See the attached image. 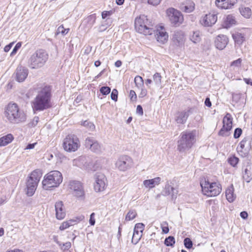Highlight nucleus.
<instances>
[{"label": "nucleus", "instance_id": "nucleus-38", "mask_svg": "<svg viewBox=\"0 0 252 252\" xmlns=\"http://www.w3.org/2000/svg\"><path fill=\"white\" fill-rule=\"evenodd\" d=\"M81 126L85 127L89 131H94L95 130L94 125L89 121H85L82 124Z\"/></svg>", "mask_w": 252, "mask_h": 252}, {"label": "nucleus", "instance_id": "nucleus-36", "mask_svg": "<svg viewBox=\"0 0 252 252\" xmlns=\"http://www.w3.org/2000/svg\"><path fill=\"white\" fill-rule=\"evenodd\" d=\"M77 223V220H70L68 221H64L62 223V224L60 226V229L61 230H63L69 227L70 226L73 225Z\"/></svg>", "mask_w": 252, "mask_h": 252}, {"label": "nucleus", "instance_id": "nucleus-48", "mask_svg": "<svg viewBox=\"0 0 252 252\" xmlns=\"http://www.w3.org/2000/svg\"><path fill=\"white\" fill-rule=\"evenodd\" d=\"M69 29H64L63 26H60L57 30V34L62 33L63 35H65L68 33Z\"/></svg>", "mask_w": 252, "mask_h": 252}, {"label": "nucleus", "instance_id": "nucleus-17", "mask_svg": "<svg viewBox=\"0 0 252 252\" xmlns=\"http://www.w3.org/2000/svg\"><path fill=\"white\" fill-rule=\"evenodd\" d=\"M244 173L243 178L249 183L252 180V163L247 161L243 166Z\"/></svg>", "mask_w": 252, "mask_h": 252}, {"label": "nucleus", "instance_id": "nucleus-29", "mask_svg": "<svg viewBox=\"0 0 252 252\" xmlns=\"http://www.w3.org/2000/svg\"><path fill=\"white\" fill-rule=\"evenodd\" d=\"M223 126L231 129L232 126V118L229 113H227L223 119Z\"/></svg>", "mask_w": 252, "mask_h": 252}, {"label": "nucleus", "instance_id": "nucleus-41", "mask_svg": "<svg viewBox=\"0 0 252 252\" xmlns=\"http://www.w3.org/2000/svg\"><path fill=\"white\" fill-rule=\"evenodd\" d=\"M231 129L229 128L226 129V127L223 126L220 130L219 135L223 137L228 136L229 135V131Z\"/></svg>", "mask_w": 252, "mask_h": 252}, {"label": "nucleus", "instance_id": "nucleus-8", "mask_svg": "<svg viewBox=\"0 0 252 252\" xmlns=\"http://www.w3.org/2000/svg\"><path fill=\"white\" fill-rule=\"evenodd\" d=\"M200 185L203 194L208 196H215L219 195L221 190L219 183L214 182L210 183L208 181L201 183Z\"/></svg>", "mask_w": 252, "mask_h": 252}, {"label": "nucleus", "instance_id": "nucleus-6", "mask_svg": "<svg viewBox=\"0 0 252 252\" xmlns=\"http://www.w3.org/2000/svg\"><path fill=\"white\" fill-rule=\"evenodd\" d=\"M42 175V172L39 169H36L31 173L26 183V193L28 196H32L34 194Z\"/></svg>", "mask_w": 252, "mask_h": 252}, {"label": "nucleus", "instance_id": "nucleus-1", "mask_svg": "<svg viewBox=\"0 0 252 252\" xmlns=\"http://www.w3.org/2000/svg\"><path fill=\"white\" fill-rule=\"evenodd\" d=\"M37 94L31 102L33 111H42L50 108L51 106V88L45 86L36 89Z\"/></svg>", "mask_w": 252, "mask_h": 252}, {"label": "nucleus", "instance_id": "nucleus-63", "mask_svg": "<svg viewBox=\"0 0 252 252\" xmlns=\"http://www.w3.org/2000/svg\"><path fill=\"white\" fill-rule=\"evenodd\" d=\"M240 216L244 219H246L248 218V214L247 212L243 211L240 213Z\"/></svg>", "mask_w": 252, "mask_h": 252}, {"label": "nucleus", "instance_id": "nucleus-4", "mask_svg": "<svg viewBox=\"0 0 252 252\" xmlns=\"http://www.w3.org/2000/svg\"><path fill=\"white\" fill-rule=\"evenodd\" d=\"M135 29L137 32L144 35H151L155 32L152 22L144 15L135 19Z\"/></svg>", "mask_w": 252, "mask_h": 252}, {"label": "nucleus", "instance_id": "nucleus-26", "mask_svg": "<svg viewBox=\"0 0 252 252\" xmlns=\"http://www.w3.org/2000/svg\"><path fill=\"white\" fill-rule=\"evenodd\" d=\"M69 192L78 197L79 194V182L77 181H70L69 183Z\"/></svg>", "mask_w": 252, "mask_h": 252}, {"label": "nucleus", "instance_id": "nucleus-55", "mask_svg": "<svg viewBox=\"0 0 252 252\" xmlns=\"http://www.w3.org/2000/svg\"><path fill=\"white\" fill-rule=\"evenodd\" d=\"M113 13V11H104L102 12L101 16L103 19H105L108 17L111 16Z\"/></svg>", "mask_w": 252, "mask_h": 252}, {"label": "nucleus", "instance_id": "nucleus-58", "mask_svg": "<svg viewBox=\"0 0 252 252\" xmlns=\"http://www.w3.org/2000/svg\"><path fill=\"white\" fill-rule=\"evenodd\" d=\"M39 118L38 117H34L32 121V122L31 123L30 125L32 126H35L38 123L39 121Z\"/></svg>", "mask_w": 252, "mask_h": 252}, {"label": "nucleus", "instance_id": "nucleus-61", "mask_svg": "<svg viewBox=\"0 0 252 252\" xmlns=\"http://www.w3.org/2000/svg\"><path fill=\"white\" fill-rule=\"evenodd\" d=\"M129 96L131 100H135L137 97L135 91L131 90L129 93Z\"/></svg>", "mask_w": 252, "mask_h": 252}, {"label": "nucleus", "instance_id": "nucleus-33", "mask_svg": "<svg viewBox=\"0 0 252 252\" xmlns=\"http://www.w3.org/2000/svg\"><path fill=\"white\" fill-rule=\"evenodd\" d=\"M99 162L100 161L97 160H96L95 163L93 164L91 163L89 161V162H85L84 165L85 166L86 168L88 170L95 171L100 166Z\"/></svg>", "mask_w": 252, "mask_h": 252}, {"label": "nucleus", "instance_id": "nucleus-59", "mask_svg": "<svg viewBox=\"0 0 252 252\" xmlns=\"http://www.w3.org/2000/svg\"><path fill=\"white\" fill-rule=\"evenodd\" d=\"M164 224L167 225V222H164L161 224L162 231L165 233H167L169 232V228L167 226H164Z\"/></svg>", "mask_w": 252, "mask_h": 252}, {"label": "nucleus", "instance_id": "nucleus-2", "mask_svg": "<svg viewBox=\"0 0 252 252\" xmlns=\"http://www.w3.org/2000/svg\"><path fill=\"white\" fill-rule=\"evenodd\" d=\"M5 116L12 123L18 124L24 122L26 120V115L16 103H10L5 111Z\"/></svg>", "mask_w": 252, "mask_h": 252}, {"label": "nucleus", "instance_id": "nucleus-14", "mask_svg": "<svg viewBox=\"0 0 252 252\" xmlns=\"http://www.w3.org/2000/svg\"><path fill=\"white\" fill-rule=\"evenodd\" d=\"M217 21V14L209 13L202 16L200 19V23L204 27H211L214 25Z\"/></svg>", "mask_w": 252, "mask_h": 252}, {"label": "nucleus", "instance_id": "nucleus-7", "mask_svg": "<svg viewBox=\"0 0 252 252\" xmlns=\"http://www.w3.org/2000/svg\"><path fill=\"white\" fill-rule=\"evenodd\" d=\"M48 58L47 52L43 49L36 50L31 56L29 63L32 68H37L44 65Z\"/></svg>", "mask_w": 252, "mask_h": 252}, {"label": "nucleus", "instance_id": "nucleus-34", "mask_svg": "<svg viewBox=\"0 0 252 252\" xmlns=\"http://www.w3.org/2000/svg\"><path fill=\"white\" fill-rule=\"evenodd\" d=\"M54 241L59 245L60 248L63 251L68 250L71 247V243L67 242L66 243L61 242L58 240L57 237H54Z\"/></svg>", "mask_w": 252, "mask_h": 252}, {"label": "nucleus", "instance_id": "nucleus-18", "mask_svg": "<svg viewBox=\"0 0 252 252\" xmlns=\"http://www.w3.org/2000/svg\"><path fill=\"white\" fill-rule=\"evenodd\" d=\"M172 41L174 44L177 46L183 45L185 41L184 32L181 31L174 32L172 36Z\"/></svg>", "mask_w": 252, "mask_h": 252}, {"label": "nucleus", "instance_id": "nucleus-56", "mask_svg": "<svg viewBox=\"0 0 252 252\" xmlns=\"http://www.w3.org/2000/svg\"><path fill=\"white\" fill-rule=\"evenodd\" d=\"M21 42H18L16 44V45H15V46L14 47V48H13L11 53V55H13L14 54H15L18 50L21 47Z\"/></svg>", "mask_w": 252, "mask_h": 252}, {"label": "nucleus", "instance_id": "nucleus-21", "mask_svg": "<svg viewBox=\"0 0 252 252\" xmlns=\"http://www.w3.org/2000/svg\"><path fill=\"white\" fill-rule=\"evenodd\" d=\"M228 42V39L226 35L220 34L219 35L215 41V46L217 48L220 50L223 49L227 45Z\"/></svg>", "mask_w": 252, "mask_h": 252}, {"label": "nucleus", "instance_id": "nucleus-43", "mask_svg": "<svg viewBox=\"0 0 252 252\" xmlns=\"http://www.w3.org/2000/svg\"><path fill=\"white\" fill-rule=\"evenodd\" d=\"M112 23V20L111 19L108 18H106V19L104 21V22L102 23V24L101 26V27L104 28L103 29H102L101 30H105L108 27L111 26V24Z\"/></svg>", "mask_w": 252, "mask_h": 252}, {"label": "nucleus", "instance_id": "nucleus-42", "mask_svg": "<svg viewBox=\"0 0 252 252\" xmlns=\"http://www.w3.org/2000/svg\"><path fill=\"white\" fill-rule=\"evenodd\" d=\"M175 243V239L173 236H169L164 241V244L167 246H173Z\"/></svg>", "mask_w": 252, "mask_h": 252}, {"label": "nucleus", "instance_id": "nucleus-62", "mask_svg": "<svg viewBox=\"0 0 252 252\" xmlns=\"http://www.w3.org/2000/svg\"><path fill=\"white\" fill-rule=\"evenodd\" d=\"M137 113L139 114L140 116L143 114V111L142 106L140 105H138L136 109Z\"/></svg>", "mask_w": 252, "mask_h": 252}, {"label": "nucleus", "instance_id": "nucleus-45", "mask_svg": "<svg viewBox=\"0 0 252 252\" xmlns=\"http://www.w3.org/2000/svg\"><path fill=\"white\" fill-rule=\"evenodd\" d=\"M228 162L233 166H235L239 161V158L235 156L230 157L228 159Z\"/></svg>", "mask_w": 252, "mask_h": 252}, {"label": "nucleus", "instance_id": "nucleus-16", "mask_svg": "<svg viewBox=\"0 0 252 252\" xmlns=\"http://www.w3.org/2000/svg\"><path fill=\"white\" fill-rule=\"evenodd\" d=\"M237 1L238 0H216L215 3L219 8L228 9L232 8Z\"/></svg>", "mask_w": 252, "mask_h": 252}, {"label": "nucleus", "instance_id": "nucleus-46", "mask_svg": "<svg viewBox=\"0 0 252 252\" xmlns=\"http://www.w3.org/2000/svg\"><path fill=\"white\" fill-rule=\"evenodd\" d=\"M153 80L156 85H160L161 80V76L160 74L158 73H156L153 75Z\"/></svg>", "mask_w": 252, "mask_h": 252}, {"label": "nucleus", "instance_id": "nucleus-11", "mask_svg": "<svg viewBox=\"0 0 252 252\" xmlns=\"http://www.w3.org/2000/svg\"><path fill=\"white\" fill-rule=\"evenodd\" d=\"M94 188L95 192L104 191L107 186V179L105 176L101 173H96L94 176Z\"/></svg>", "mask_w": 252, "mask_h": 252}, {"label": "nucleus", "instance_id": "nucleus-9", "mask_svg": "<svg viewBox=\"0 0 252 252\" xmlns=\"http://www.w3.org/2000/svg\"><path fill=\"white\" fill-rule=\"evenodd\" d=\"M78 138L76 135L74 134L68 135L63 140V148L67 152H74L78 149Z\"/></svg>", "mask_w": 252, "mask_h": 252}, {"label": "nucleus", "instance_id": "nucleus-54", "mask_svg": "<svg viewBox=\"0 0 252 252\" xmlns=\"http://www.w3.org/2000/svg\"><path fill=\"white\" fill-rule=\"evenodd\" d=\"M162 0H147L148 3L149 4L157 6L158 5Z\"/></svg>", "mask_w": 252, "mask_h": 252}, {"label": "nucleus", "instance_id": "nucleus-49", "mask_svg": "<svg viewBox=\"0 0 252 252\" xmlns=\"http://www.w3.org/2000/svg\"><path fill=\"white\" fill-rule=\"evenodd\" d=\"M185 247L188 249H190L192 246V242L189 238H186L184 241Z\"/></svg>", "mask_w": 252, "mask_h": 252}, {"label": "nucleus", "instance_id": "nucleus-35", "mask_svg": "<svg viewBox=\"0 0 252 252\" xmlns=\"http://www.w3.org/2000/svg\"><path fill=\"white\" fill-rule=\"evenodd\" d=\"M241 15L246 18H250L252 15L251 9L249 7H242L239 8Z\"/></svg>", "mask_w": 252, "mask_h": 252}, {"label": "nucleus", "instance_id": "nucleus-53", "mask_svg": "<svg viewBox=\"0 0 252 252\" xmlns=\"http://www.w3.org/2000/svg\"><path fill=\"white\" fill-rule=\"evenodd\" d=\"M118 94L117 90L116 89H113L111 94V99L116 101L118 98Z\"/></svg>", "mask_w": 252, "mask_h": 252}, {"label": "nucleus", "instance_id": "nucleus-25", "mask_svg": "<svg viewBox=\"0 0 252 252\" xmlns=\"http://www.w3.org/2000/svg\"><path fill=\"white\" fill-rule=\"evenodd\" d=\"M237 21L235 16L232 14H229L226 16L224 19L223 26L224 28L228 29L231 27L236 25Z\"/></svg>", "mask_w": 252, "mask_h": 252}, {"label": "nucleus", "instance_id": "nucleus-12", "mask_svg": "<svg viewBox=\"0 0 252 252\" xmlns=\"http://www.w3.org/2000/svg\"><path fill=\"white\" fill-rule=\"evenodd\" d=\"M169 20L175 26H179L182 24L184 17L182 13L178 10L173 8H168L166 11Z\"/></svg>", "mask_w": 252, "mask_h": 252}, {"label": "nucleus", "instance_id": "nucleus-37", "mask_svg": "<svg viewBox=\"0 0 252 252\" xmlns=\"http://www.w3.org/2000/svg\"><path fill=\"white\" fill-rule=\"evenodd\" d=\"M190 39L194 43L199 42L201 40L200 32L199 31L193 32L190 36Z\"/></svg>", "mask_w": 252, "mask_h": 252}, {"label": "nucleus", "instance_id": "nucleus-32", "mask_svg": "<svg viewBox=\"0 0 252 252\" xmlns=\"http://www.w3.org/2000/svg\"><path fill=\"white\" fill-rule=\"evenodd\" d=\"M232 36L235 43L239 45H241L245 39L244 34L238 32L234 33Z\"/></svg>", "mask_w": 252, "mask_h": 252}, {"label": "nucleus", "instance_id": "nucleus-44", "mask_svg": "<svg viewBox=\"0 0 252 252\" xmlns=\"http://www.w3.org/2000/svg\"><path fill=\"white\" fill-rule=\"evenodd\" d=\"M134 82L136 86L138 88H140L143 85V80L140 76L137 75L135 77Z\"/></svg>", "mask_w": 252, "mask_h": 252}, {"label": "nucleus", "instance_id": "nucleus-19", "mask_svg": "<svg viewBox=\"0 0 252 252\" xmlns=\"http://www.w3.org/2000/svg\"><path fill=\"white\" fill-rule=\"evenodd\" d=\"M56 216L57 219L62 220L65 216V211L63 203L62 201H58L55 204Z\"/></svg>", "mask_w": 252, "mask_h": 252}, {"label": "nucleus", "instance_id": "nucleus-28", "mask_svg": "<svg viewBox=\"0 0 252 252\" xmlns=\"http://www.w3.org/2000/svg\"><path fill=\"white\" fill-rule=\"evenodd\" d=\"M234 189L233 185H231L226 189L225 196L229 202H232L236 198V195L234 193Z\"/></svg>", "mask_w": 252, "mask_h": 252}, {"label": "nucleus", "instance_id": "nucleus-24", "mask_svg": "<svg viewBox=\"0 0 252 252\" xmlns=\"http://www.w3.org/2000/svg\"><path fill=\"white\" fill-rule=\"evenodd\" d=\"M161 180L160 177H156L154 179L144 180L143 184L145 188L151 189L155 187L156 186L158 185L160 183Z\"/></svg>", "mask_w": 252, "mask_h": 252}, {"label": "nucleus", "instance_id": "nucleus-30", "mask_svg": "<svg viewBox=\"0 0 252 252\" xmlns=\"http://www.w3.org/2000/svg\"><path fill=\"white\" fill-rule=\"evenodd\" d=\"M175 189L169 185L165 186L164 193L165 195H171L172 199L176 198L177 192H175Z\"/></svg>", "mask_w": 252, "mask_h": 252}, {"label": "nucleus", "instance_id": "nucleus-23", "mask_svg": "<svg viewBox=\"0 0 252 252\" xmlns=\"http://www.w3.org/2000/svg\"><path fill=\"white\" fill-rule=\"evenodd\" d=\"M159 28L157 30L156 38L158 42L164 43L167 41L168 35L162 26Z\"/></svg>", "mask_w": 252, "mask_h": 252}, {"label": "nucleus", "instance_id": "nucleus-51", "mask_svg": "<svg viewBox=\"0 0 252 252\" xmlns=\"http://www.w3.org/2000/svg\"><path fill=\"white\" fill-rule=\"evenodd\" d=\"M111 89L109 87H102L100 89V93L103 95H106L110 93Z\"/></svg>", "mask_w": 252, "mask_h": 252}, {"label": "nucleus", "instance_id": "nucleus-50", "mask_svg": "<svg viewBox=\"0 0 252 252\" xmlns=\"http://www.w3.org/2000/svg\"><path fill=\"white\" fill-rule=\"evenodd\" d=\"M242 62V60L240 58L235 61H234L231 63V66H234L237 68H239L241 66Z\"/></svg>", "mask_w": 252, "mask_h": 252}, {"label": "nucleus", "instance_id": "nucleus-64", "mask_svg": "<svg viewBox=\"0 0 252 252\" xmlns=\"http://www.w3.org/2000/svg\"><path fill=\"white\" fill-rule=\"evenodd\" d=\"M147 94V90L146 89H142L141 90V93L139 94V96L141 97H143Z\"/></svg>", "mask_w": 252, "mask_h": 252}, {"label": "nucleus", "instance_id": "nucleus-31", "mask_svg": "<svg viewBox=\"0 0 252 252\" xmlns=\"http://www.w3.org/2000/svg\"><path fill=\"white\" fill-rule=\"evenodd\" d=\"M13 140V136L11 134L4 136L0 138V146H4L11 142Z\"/></svg>", "mask_w": 252, "mask_h": 252}, {"label": "nucleus", "instance_id": "nucleus-13", "mask_svg": "<svg viewBox=\"0 0 252 252\" xmlns=\"http://www.w3.org/2000/svg\"><path fill=\"white\" fill-rule=\"evenodd\" d=\"M83 144L86 148L94 153L98 154L101 152V144L93 137L86 138Z\"/></svg>", "mask_w": 252, "mask_h": 252}, {"label": "nucleus", "instance_id": "nucleus-27", "mask_svg": "<svg viewBox=\"0 0 252 252\" xmlns=\"http://www.w3.org/2000/svg\"><path fill=\"white\" fill-rule=\"evenodd\" d=\"M194 6L195 4L192 1L188 0L181 5L180 8L187 13H190L194 10Z\"/></svg>", "mask_w": 252, "mask_h": 252}, {"label": "nucleus", "instance_id": "nucleus-47", "mask_svg": "<svg viewBox=\"0 0 252 252\" xmlns=\"http://www.w3.org/2000/svg\"><path fill=\"white\" fill-rule=\"evenodd\" d=\"M145 225L142 223H136L135 225V227L134 230L136 231H138L139 233H141L142 234L143 231L144 229Z\"/></svg>", "mask_w": 252, "mask_h": 252}, {"label": "nucleus", "instance_id": "nucleus-20", "mask_svg": "<svg viewBox=\"0 0 252 252\" xmlns=\"http://www.w3.org/2000/svg\"><path fill=\"white\" fill-rule=\"evenodd\" d=\"M29 73L28 69L22 66H18L16 70V79L19 82H23L27 77Z\"/></svg>", "mask_w": 252, "mask_h": 252}, {"label": "nucleus", "instance_id": "nucleus-22", "mask_svg": "<svg viewBox=\"0 0 252 252\" xmlns=\"http://www.w3.org/2000/svg\"><path fill=\"white\" fill-rule=\"evenodd\" d=\"M192 112V109L179 112L177 113L175 121L178 124H183L186 123L189 114Z\"/></svg>", "mask_w": 252, "mask_h": 252}, {"label": "nucleus", "instance_id": "nucleus-60", "mask_svg": "<svg viewBox=\"0 0 252 252\" xmlns=\"http://www.w3.org/2000/svg\"><path fill=\"white\" fill-rule=\"evenodd\" d=\"M80 200H84L85 198V193L84 190L82 189L81 186L80 185Z\"/></svg>", "mask_w": 252, "mask_h": 252}, {"label": "nucleus", "instance_id": "nucleus-3", "mask_svg": "<svg viewBox=\"0 0 252 252\" xmlns=\"http://www.w3.org/2000/svg\"><path fill=\"white\" fill-rule=\"evenodd\" d=\"M63 181L62 173L57 170L52 171L46 174L42 182L43 189L49 190L58 187Z\"/></svg>", "mask_w": 252, "mask_h": 252}, {"label": "nucleus", "instance_id": "nucleus-40", "mask_svg": "<svg viewBox=\"0 0 252 252\" xmlns=\"http://www.w3.org/2000/svg\"><path fill=\"white\" fill-rule=\"evenodd\" d=\"M137 215V213L134 210L129 211L126 216V220L129 221L134 219Z\"/></svg>", "mask_w": 252, "mask_h": 252}, {"label": "nucleus", "instance_id": "nucleus-52", "mask_svg": "<svg viewBox=\"0 0 252 252\" xmlns=\"http://www.w3.org/2000/svg\"><path fill=\"white\" fill-rule=\"evenodd\" d=\"M242 133V130L240 128H237L235 129L234 133V137L235 138H239Z\"/></svg>", "mask_w": 252, "mask_h": 252}, {"label": "nucleus", "instance_id": "nucleus-5", "mask_svg": "<svg viewBox=\"0 0 252 252\" xmlns=\"http://www.w3.org/2000/svg\"><path fill=\"white\" fill-rule=\"evenodd\" d=\"M178 141L177 149L180 152H184L190 149L196 141V134L194 131H184L181 134Z\"/></svg>", "mask_w": 252, "mask_h": 252}, {"label": "nucleus", "instance_id": "nucleus-39", "mask_svg": "<svg viewBox=\"0 0 252 252\" xmlns=\"http://www.w3.org/2000/svg\"><path fill=\"white\" fill-rule=\"evenodd\" d=\"M142 236V234L141 233H139L137 231H136L135 230H134L131 240L132 243L134 244H136L140 240Z\"/></svg>", "mask_w": 252, "mask_h": 252}, {"label": "nucleus", "instance_id": "nucleus-57", "mask_svg": "<svg viewBox=\"0 0 252 252\" xmlns=\"http://www.w3.org/2000/svg\"><path fill=\"white\" fill-rule=\"evenodd\" d=\"M94 215L95 214L94 213H92L90 215L89 222L91 225H94L95 224V220L94 219Z\"/></svg>", "mask_w": 252, "mask_h": 252}, {"label": "nucleus", "instance_id": "nucleus-10", "mask_svg": "<svg viewBox=\"0 0 252 252\" xmlns=\"http://www.w3.org/2000/svg\"><path fill=\"white\" fill-rule=\"evenodd\" d=\"M133 164V161L132 158L126 155L120 156L115 163L116 168L123 172L131 168Z\"/></svg>", "mask_w": 252, "mask_h": 252}, {"label": "nucleus", "instance_id": "nucleus-15", "mask_svg": "<svg viewBox=\"0 0 252 252\" xmlns=\"http://www.w3.org/2000/svg\"><path fill=\"white\" fill-rule=\"evenodd\" d=\"M248 141L247 138L243 139L237 148L238 152L242 157H245L248 155L250 144L248 143Z\"/></svg>", "mask_w": 252, "mask_h": 252}]
</instances>
